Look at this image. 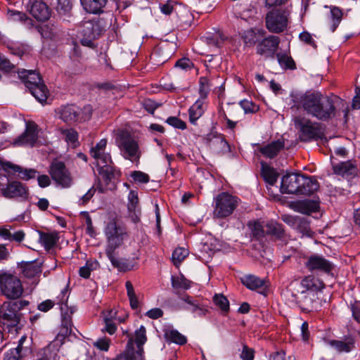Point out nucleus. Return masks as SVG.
Here are the masks:
<instances>
[{
  "mask_svg": "<svg viewBox=\"0 0 360 360\" xmlns=\"http://www.w3.org/2000/svg\"><path fill=\"white\" fill-rule=\"evenodd\" d=\"M66 338H68L58 333L56 338L43 349L42 353L49 356H53L54 354L58 355V351L65 343Z\"/></svg>",
  "mask_w": 360,
  "mask_h": 360,
  "instance_id": "40",
  "label": "nucleus"
},
{
  "mask_svg": "<svg viewBox=\"0 0 360 360\" xmlns=\"http://www.w3.org/2000/svg\"><path fill=\"white\" fill-rule=\"evenodd\" d=\"M285 143L282 139L273 141L271 143L258 148V151L265 158L273 159L284 148Z\"/></svg>",
  "mask_w": 360,
  "mask_h": 360,
  "instance_id": "28",
  "label": "nucleus"
},
{
  "mask_svg": "<svg viewBox=\"0 0 360 360\" xmlns=\"http://www.w3.org/2000/svg\"><path fill=\"white\" fill-rule=\"evenodd\" d=\"M105 22L103 18H94L82 21L79 25V33L82 37L81 44L89 48L95 46L94 41L97 39L105 31Z\"/></svg>",
  "mask_w": 360,
  "mask_h": 360,
  "instance_id": "6",
  "label": "nucleus"
},
{
  "mask_svg": "<svg viewBox=\"0 0 360 360\" xmlns=\"http://www.w3.org/2000/svg\"><path fill=\"white\" fill-rule=\"evenodd\" d=\"M214 304L220 309L223 316H226L230 309L229 301L222 294H215L213 297Z\"/></svg>",
  "mask_w": 360,
  "mask_h": 360,
  "instance_id": "47",
  "label": "nucleus"
},
{
  "mask_svg": "<svg viewBox=\"0 0 360 360\" xmlns=\"http://www.w3.org/2000/svg\"><path fill=\"white\" fill-rule=\"evenodd\" d=\"M266 34V32L263 29L251 28L244 32L242 38L245 44L257 46L261 38Z\"/></svg>",
  "mask_w": 360,
  "mask_h": 360,
  "instance_id": "32",
  "label": "nucleus"
},
{
  "mask_svg": "<svg viewBox=\"0 0 360 360\" xmlns=\"http://www.w3.org/2000/svg\"><path fill=\"white\" fill-rule=\"evenodd\" d=\"M0 165L2 169L5 172L11 174L18 173V177L25 181L34 179L38 173L35 169H24L20 165L10 162L0 160Z\"/></svg>",
  "mask_w": 360,
  "mask_h": 360,
  "instance_id": "22",
  "label": "nucleus"
},
{
  "mask_svg": "<svg viewBox=\"0 0 360 360\" xmlns=\"http://www.w3.org/2000/svg\"><path fill=\"white\" fill-rule=\"evenodd\" d=\"M6 183H0L1 195L6 198H20L26 200L29 196L28 187L18 181H11L6 177Z\"/></svg>",
  "mask_w": 360,
  "mask_h": 360,
  "instance_id": "15",
  "label": "nucleus"
},
{
  "mask_svg": "<svg viewBox=\"0 0 360 360\" xmlns=\"http://www.w3.org/2000/svg\"><path fill=\"white\" fill-rule=\"evenodd\" d=\"M288 223H291L295 229L303 236H312L313 231L310 228V223L308 219L299 216L290 217Z\"/></svg>",
  "mask_w": 360,
  "mask_h": 360,
  "instance_id": "31",
  "label": "nucleus"
},
{
  "mask_svg": "<svg viewBox=\"0 0 360 360\" xmlns=\"http://www.w3.org/2000/svg\"><path fill=\"white\" fill-rule=\"evenodd\" d=\"M80 215L84 217L85 219V222L86 225V233L91 238H95L96 236V232L93 226L92 219L89 212L85 211L81 212Z\"/></svg>",
  "mask_w": 360,
  "mask_h": 360,
  "instance_id": "54",
  "label": "nucleus"
},
{
  "mask_svg": "<svg viewBox=\"0 0 360 360\" xmlns=\"http://www.w3.org/2000/svg\"><path fill=\"white\" fill-rule=\"evenodd\" d=\"M130 176L135 183L147 184L150 181V176L148 174L139 170L133 171L130 174Z\"/></svg>",
  "mask_w": 360,
  "mask_h": 360,
  "instance_id": "58",
  "label": "nucleus"
},
{
  "mask_svg": "<svg viewBox=\"0 0 360 360\" xmlns=\"http://www.w3.org/2000/svg\"><path fill=\"white\" fill-rule=\"evenodd\" d=\"M84 9L92 14H101L103 13V8L108 0H80Z\"/></svg>",
  "mask_w": 360,
  "mask_h": 360,
  "instance_id": "34",
  "label": "nucleus"
},
{
  "mask_svg": "<svg viewBox=\"0 0 360 360\" xmlns=\"http://www.w3.org/2000/svg\"><path fill=\"white\" fill-rule=\"evenodd\" d=\"M49 174L56 184L63 188H69L72 184V177L64 162L53 160L49 166Z\"/></svg>",
  "mask_w": 360,
  "mask_h": 360,
  "instance_id": "14",
  "label": "nucleus"
},
{
  "mask_svg": "<svg viewBox=\"0 0 360 360\" xmlns=\"http://www.w3.org/2000/svg\"><path fill=\"white\" fill-rule=\"evenodd\" d=\"M188 255V251L184 248H176L172 252V261L176 266H178L182 261Z\"/></svg>",
  "mask_w": 360,
  "mask_h": 360,
  "instance_id": "51",
  "label": "nucleus"
},
{
  "mask_svg": "<svg viewBox=\"0 0 360 360\" xmlns=\"http://www.w3.org/2000/svg\"><path fill=\"white\" fill-rule=\"evenodd\" d=\"M239 104L243 109L245 113H253L259 110V106L252 101L244 99L240 101Z\"/></svg>",
  "mask_w": 360,
  "mask_h": 360,
  "instance_id": "60",
  "label": "nucleus"
},
{
  "mask_svg": "<svg viewBox=\"0 0 360 360\" xmlns=\"http://www.w3.org/2000/svg\"><path fill=\"white\" fill-rule=\"evenodd\" d=\"M28 300L4 301L0 306V326L8 333H18L24 326L21 311L30 305Z\"/></svg>",
  "mask_w": 360,
  "mask_h": 360,
  "instance_id": "2",
  "label": "nucleus"
},
{
  "mask_svg": "<svg viewBox=\"0 0 360 360\" xmlns=\"http://www.w3.org/2000/svg\"><path fill=\"white\" fill-rule=\"evenodd\" d=\"M290 97L294 106L302 108L307 115L318 120H331L340 110L344 113V117H347L348 105L338 96H328L318 91H307L304 94L292 93Z\"/></svg>",
  "mask_w": 360,
  "mask_h": 360,
  "instance_id": "1",
  "label": "nucleus"
},
{
  "mask_svg": "<svg viewBox=\"0 0 360 360\" xmlns=\"http://www.w3.org/2000/svg\"><path fill=\"white\" fill-rule=\"evenodd\" d=\"M93 86L94 89L103 91L105 93L118 89L117 86L115 85L114 82L110 81L96 82L93 84Z\"/></svg>",
  "mask_w": 360,
  "mask_h": 360,
  "instance_id": "56",
  "label": "nucleus"
},
{
  "mask_svg": "<svg viewBox=\"0 0 360 360\" xmlns=\"http://www.w3.org/2000/svg\"><path fill=\"white\" fill-rule=\"evenodd\" d=\"M105 234L108 243L105 248V255L106 256H111L123 243L127 232L123 227L119 226L116 221L113 219L107 224L105 228Z\"/></svg>",
  "mask_w": 360,
  "mask_h": 360,
  "instance_id": "10",
  "label": "nucleus"
},
{
  "mask_svg": "<svg viewBox=\"0 0 360 360\" xmlns=\"http://www.w3.org/2000/svg\"><path fill=\"white\" fill-rule=\"evenodd\" d=\"M296 304L300 308L302 311L309 313L313 310L314 300L308 293L302 292L301 295L296 299Z\"/></svg>",
  "mask_w": 360,
  "mask_h": 360,
  "instance_id": "45",
  "label": "nucleus"
},
{
  "mask_svg": "<svg viewBox=\"0 0 360 360\" xmlns=\"http://www.w3.org/2000/svg\"><path fill=\"white\" fill-rule=\"evenodd\" d=\"M67 142L75 143L78 141V133L74 129H68L62 131Z\"/></svg>",
  "mask_w": 360,
  "mask_h": 360,
  "instance_id": "64",
  "label": "nucleus"
},
{
  "mask_svg": "<svg viewBox=\"0 0 360 360\" xmlns=\"http://www.w3.org/2000/svg\"><path fill=\"white\" fill-rule=\"evenodd\" d=\"M309 271H319L327 275H333V263L319 255H311L304 264Z\"/></svg>",
  "mask_w": 360,
  "mask_h": 360,
  "instance_id": "16",
  "label": "nucleus"
},
{
  "mask_svg": "<svg viewBox=\"0 0 360 360\" xmlns=\"http://www.w3.org/2000/svg\"><path fill=\"white\" fill-rule=\"evenodd\" d=\"M166 122L170 126L181 130L186 129L187 127L186 123L184 121L175 116L169 117L166 120Z\"/></svg>",
  "mask_w": 360,
  "mask_h": 360,
  "instance_id": "61",
  "label": "nucleus"
},
{
  "mask_svg": "<svg viewBox=\"0 0 360 360\" xmlns=\"http://www.w3.org/2000/svg\"><path fill=\"white\" fill-rule=\"evenodd\" d=\"M343 16L342 11L336 6H332L330 9V30L334 32L339 26Z\"/></svg>",
  "mask_w": 360,
  "mask_h": 360,
  "instance_id": "46",
  "label": "nucleus"
},
{
  "mask_svg": "<svg viewBox=\"0 0 360 360\" xmlns=\"http://www.w3.org/2000/svg\"><path fill=\"white\" fill-rule=\"evenodd\" d=\"M326 342L335 348L338 352H349L354 347L353 338L347 337L344 340H326Z\"/></svg>",
  "mask_w": 360,
  "mask_h": 360,
  "instance_id": "33",
  "label": "nucleus"
},
{
  "mask_svg": "<svg viewBox=\"0 0 360 360\" xmlns=\"http://www.w3.org/2000/svg\"><path fill=\"white\" fill-rule=\"evenodd\" d=\"M135 342L136 345H143L147 341L146 329L145 326H141L140 328L135 330Z\"/></svg>",
  "mask_w": 360,
  "mask_h": 360,
  "instance_id": "59",
  "label": "nucleus"
},
{
  "mask_svg": "<svg viewBox=\"0 0 360 360\" xmlns=\"http://www.w3.org/2000/svg\"><path fill=\"white\" fill-rule=\"evenodd\" d=\"M107 146V139H102L98 142L95 146L92 147L90 150L91 155L94 158H97L101 153L104 152Z\"/></svg>",
  "mask_w": 360,
  "mask_h": 360,
  "instance_id": "57",
  "label": "nucleus"
},
{
  "mask_svg": "<svg viewBox=\"0 0 360 360\" xmlns=\"http://www.w3.org/2000/svg\"><path fill=\"white\" fill-rule=\"evenodd\" d=\"M25 289L20 276L10 270H0V295L6 301L25 300L22 298Z\"/></svg>",
  "mask_w": 360,
  "mask_h": 360,
  "instance_id": "3",
  "label": "nucleus"
},
{
  "mask_svg": "<svg viewBox=\"0 0 360 360\" xmlns=\"http://www.w3.org/2000/svg\"><path fill=\"white\" fill-rule=\"evenodd\" d=\"M38 134V125L34 121H28L26 122L25 131L14 139L13 145L34 146L37 141Z\"/></svg>",
  "mask_w": 360,
  "mask_h": 360,
  "instance_id": "19",
  "label": "nucleus"
},
{
  "mask_svg": "<svg viewBox=\"0 0 360 360\" xmlns=\"http://www.w3.org/2000/svg\"><path fill=\"white\" fill-rule=\"evenodd\" d=\"M14 69L15 65L12 64L5 56L0 53V70L9 73L13 71Z\"/></svg>",
  "mask_w": 360,
  "mask_h": 360,
  "instance_id": "62",
  "label": "nucleus"
},
{
  "mask_svg": "<svg viewBox=\"0 0 360 360\" xmlns=\"http://www.w3.org/2000/svg\"><path fill=\"white\" fill-rule=\"evenodd\" d=\"M72 8L70 0H58L56 10L60 15H68Z\"/></svg>",
  "mask_w": 360,
  "mask_h": 360,
  "instance_id": "53",
  "label": "nucleus"
},
{
  "mask_svg": "<svg viewBox=\"0 0 360 360\" xmlns=\"http://www.w3.org/2000/svg\"><path fill=\"white\" fill-rule=\"evenodd\" d=\"M113 267L116 268L120 272H127L131 271L135 264L133 261L125 258H116L115 254L107 256Z\"/></svg>",
  "mask_w": 360,
  "mask_h": 360,
  "instance_id": "35",
  "label": "nucleus"
},
{
  "mask_svg": "<svg viewBox=\"0 0 360 360\" xmlns=\"http://www.w3.org/2000/svg\"><path fill=\"white\" fill-rule=\"evenodd\" d=\"M333 156H330L332 169L335 174L342 177L354 176L357 174V162L356 160L335 162Z\"/></svg>",
  "mask_w": 360,
  "mask_h": 360,
  "instance_id": "20",
  "label": "nucleus"
},
{
  "mask_svg": "<svg viewBox=\"0 0 360 360\" xmlns=\"http://www.w3.org/2000/svg\"><path fill=\"white\" fill-rule=\"evenodd\" d=\"M295 123L299 129V139L302 142L317 141L325 138L324 130L320 123L300 117L295 120Z\"/></svg>",
  "mask_w": 360,
  "mask_h": 360,
  "instance_id": "9",
  "label": "nucleus"
},
{
  "mask_svg": "<svg viewBox=\"0 0 360 360\" xmlns=\"http://www.w3.org/2000/svg\"><path fill=\"white\" fill-rule=\"evenodd\" d=\"M319 188V183L315 176L302 174L300 181L299 195H310Z\"/></svg>",
  "mask_w": 360,
  "mask_h": 360,
  "instance_id": "27",
  "label": "nucleus"
},
{
  "mask_svg": "<svg viewBox=\"0 0 360 360\" xmlns=\"http://www.w3.org/2000/svg\"><path fill=\"white\" fill-rule=\"evenodd\" d=\"M181 300L188 304V306L185 307L184 309L193 314H196L201 316H205L209 312L208 309L205 305L200 303L197 300H195L193 297L187 294L183 295L181 297Z\"/></svg>",
  "mask_w": 360,
  "mask_h": 360,
  "instance_id": "29",
  "label": "nucleus"
},
{
  "mask_svg": "<svg viewBox=\"0 0 360 360\" xmlns=\"http://www.w3.org/2000/svg\"><path fill=\"white\" fill-rule=\"evenodd\" d=\"M7 18L8 20L13 22H25L27 20H30V22L32 21L26 13L13 9H8Z\"/></svg>",
  "mask_w": 360,
  "mask_h": 360,
  "instance_id": "50",
  "label": "nucleus"
},
{
  "mask_svg": "<svg viewBox=\"0 0 360 360\" xmlns=\"http://www.w3.org/2000/svg\"><path fill=\"white\" fill-rule=\"evenodd\" d=\"M302 175L301 173H289L284 175L280 187L281 193L299 195Z\"/></svg>",
  "mask_w": 360,
  "mask_h": 360,
  "instance_id": "21",
  "label": "nucleus"
},
{
  "mask_svg": "<svg viewBox=\"0 0 360 360\" xmlns=\"http://www.w3.org/2000/svg\"><path fill=\"white\" fill-rule=\"evenodd\" d=\"M68 285H67L61 290L60 295L57 297L58 302L56 304L60 305L61 311L62 319L60 327L67 326L68 328H72V321L71 316L75 311L72 308H69L68 306Z\"/></svg>",
  "mask_w": 360,
  "mask_h": 360,
  "instance_id": "18",
  "label": "nucleus"
},
{
  "mask_svg": "<svg viewBox=\"0 0 360 360\" xmlns=\"http://www.w3.org/2000/svg\"><path fill=\"white\" fill-rule=\"evenodd\" d=\"M290 11L287 7L273 8L265 17V26L269 32L280 34L287 30Z\"/></svg>",
  "mask_w": 360,
  "mask_h": 360,
  "instance_id": "8",
  "label": "nucleus"
},
{
  "mask_svg": "<svg viewBox=\"0 0 360 360\" xmlns=\"http://www.w3.org/2000/svg\"><path fill=\"white\" fill-rule=\"evenodd\" d=\"M203 142L211 149L222 155L231 152V146L225 136L217 132H210L202 138Z\"/></svg>",
  "mask_w": 360,
  "mask_h": 360,
  "instance_id": "17",
  "label": "nucleus"
},
{
  "mask_svg": "<svg viewBox=\"0 0 360 360\" xmlns=\"http://www.w3.org/2000/svg\"><path fill=\"white\" fill-rule=\"evenodd\" d=\"M92 113L93 109L90 105L82 108L75 105H67L61 107L60 117L66 123L84 122L91 118Z\"/></svg>",
  "mask_w": 360,
  "mask_h": 360,
  "instance_id": "11",
  "label": "nucleus"
},
{
  "mask_svg": "<svg viewBox=\"0 0 360 360\" xmlns=\"http://www.w3.org/2000/svg\"><path fill=\"white\" fill-rule=\"evenodd\" d=\"M137 350L134 347V340L129 338L124 352L131 360H145L143 345H136Z\"/></svg>",
  "mask_w": 360,
  "mask_h": 360,
  "instance_id": "39",
  "label": "nucleus"
},
{
  "mask_svg": "<svg viewBox=\"0 0 360 360\" xmlns=\"http://www.w3.org/2000/svg\"><path fill=\"white\" fill-rule=\"evenodd\" d=\"M203 101L202 100L198 99L188 110L189 122L195 125L197 120L203 115Z\"/></svg>",
  "mask_w": 360,
  "mask_h": 360,
  "instance_id": "42",
  "label": "nucleus"
},
{
  "mask_svg": "<svg viewBox=\"0 0 360 360\" xmlns=\"http://www.w3.org/2000/svg\"><path fill=\"white\" fill-rule=\"evenodd\" d=\"M302 285L308 290L319 292L325 288L323 281L314 276H305L301 281Z\"/></svg>",
  "mask_w": 360,
  "mask_h": 360,
  "instance_id": "36",
  "label": "nucleus"
},
{
  "mask_svg": "<svg viewBox=\"0 0 360 360\" xmlns=\"http://www.w3.org/2000/svg\"><path fill=\"white\" fill-rule=\"evenodd\" d=\"M17 267L20 270L23 276L27 278L39 277L42 271L41 264L38 263L37 260L18 262Z\"/></svg>",
  "mask_w": 360,
  "mask_h": 360,
  "instance_id": "26",
  "label": "nucleus"
},
{
  "mask_svg": "<svg viewBox=\"0 0 360 360\" xmlns=\"http://www.w3.org/2000/svg\"><path fill=\"white\" fill-rule=\"evenodd\" d=\"M98 174L101 179L97 177L95 183L97 191L100 193H105L108 191H115L120 181L122 172L114 165H99Z\"/></svg>",
  "mask_w": 360,
  "mask_h": 360,
  "instance_id": "7",
  "label": "nucleus"
},
{
  "mask_svg": "<svg viewBox=\"0 0 360 360\" xmlns=\"http://www.w3.org/2000/svg\"><path fill=\"white\" fill-rule=\"evenodd\" d=\"M281 39L278 36L264 35L255 47L256 53L264 60H274L278 49Z\"/></svg>",
  "mask_w": 360,
  "mask_h": 360,
  "instance_id": "13",
  "label": "nucleus"
},
{
  "mask_svg": "<svg viewBox=\"0 0 360 360\" xmlns=\"http://www.w3.org/2000/svg\"><path fill=\"white\" fill-rule=\"evenodd\" d=\"M249 226L251 229L252 237L257 240H262L266 235V229H264L262 224L259 221H254L252 224H250Z\"/></svg>",
  "mask_w": 360,
  "mask_h": 360,
  "instance_id": "49",
  "label": "nucleus"
},
{
  "mask_svg": "<svg viewBox=\"0 0 360 360\" xmlns=\"http://www.w3.org/2000/svg\"><path fill=\"white\" fill-rule=\"evenodd\" d=\"M39 240L46 250H50L56 245L58 240V236L56 233L39 231Z\"/></svg>",
  "mask_w": 360,
  "mask_h": 360,
  "instance_id": "41",
  "label": "nucleus"
},
{
  "mask_svg": "<svg viewBox=\"0 0 360 360\" xmlns=\"http://www.w3.org/2000/svg\"><path fill=\"white\" fill-rule=\"evenodd\" d=\"M255 351L253 348L249 347L247 345H243V349L240 354L242 360H254Z\"/></svg>",
  "mask_w": 360,
  "mask_h": 360,
  "instance_id": "63",
  "label": "nucleus"
},
{
  "mask_svg": "<svg viewBox=\"0 0 360 360\" xmlns=\"http://www.w3.org/2000/svg\"><path fill=\"white\" fill-rule=\"evenodd\" d=\"M18 76L30 94L41 103L46 102L49 91L42 77L36 70H22L18 72Z\"/></svg>",
  "mask_w": 360,
  "mask_h": 360,
  "instance_id": "4",
  "label": "nucleus"
},
{
  "mask_svg": "<svg viewBox=\"0 0 360 360\" xmlns=\"http://www.w3.org/2000/svg\"><path fill=\"white\" fill-rule=\"evenodd\" d=\"M278 64L283 70H294L297 68L293 58L286 52H278L276 55Z\"/></svg>",
  "mask_w": 360,
  "mask_h": 360,
  "instance_id": "43",
  "label": "nucleus"
},
{
  "mask_svg": "<svg viewBox=\"0 0 360 360\" xmlns=\"http://www.w3.org/2000/svg\"><path fill=\"white\" fill-rule=\"evenodd\" d=\"M292 208L297 212L309 215L319 210L320 200L317 199L300 200L292 203Z\"/></svg>",
  "mask_w": 360,
  "mask_h": 360,
  "instance_id": "24",
  "label": "nucleus"
},
{
  "mask_svg": "<svg viewBox=\"0 0 360 360\" xmlns=\"http://www.w3.org/2000/svg\"><path fill=\"white\" fill-rule=\"evenodd\" d=\"M143 108L146 110L148 113L154 115L155 111L157 108L162 105V103H158L150 98H145L141 102Z\"/></svg>",
  "mask_w": 360,
  "mask_h": 360,
  "instance_id": "55",
  "label": "nucleus"
},
{
  "mask_svg": "<svg viewBox=\"0 0 360 360\" xmlns=\"http://www.w3.org/2000/svg\"><path fill=\"white\" fill-rule=\"evenodd\" d=\"M199 95L200 100H205L207 98L208 94L210 91L207 86V77H200L199 78Z\"/></svg>",
  "mask_w": 360,
  "mask_h": 360,
  "instance_id": "52",
  "label": "nucleus"
},
{
  "mask_svg": "<svg viewBox=\"0 0 360 360\" xmlns=\"http://www.w3.org/2000/svg\"><path fill=\"white\" fill-rule=\"evenodd\" d=\"M191 283L192 282L187 279L183 274L171 277L172 287L176 290H187L191 287Z\"/></svg>",
  "mask_w": 360,
  "mask_h": 360,
  "instance_id": "44",
  "label": "nucleus"
},
{
  "mask_svg": "<svg viewBox=\"0 0 360 360\" xmlns=\"http://www.w3.org/2000/svg\"><path fill=\"white\" fill-rule=\"evenodd\" d=\"M266 233L271 236L275 240H279L286 244L289 239V236L286 233L284 226L277 221H268L266 225Z\"/></svg>",
  "mask_w": 360,
  "mask_h": 360,
  "instance_id": "25",
  "label": "nucleus"
},
{
  "mask_svg": "<svg viewBox=\"0 0 360 360\" xmlns=\"http://www.w3.org/2000/svg\"><path fill=\"white\" fill-rule=\"evenodd\" d=\"M115 142L123 158L138 166L141 156L138 141L128 131L122 129L117 132Z\"/></svg>",
  "mask_w": 360,
  "mask_h": 360,
  "instance_id": "5",
  "label": "nucleus"
},
{
  "mask_svg": "<svg viewBox=\"0 0 360 360\" xmlns=\"http://www.w3.org/2000/svg\"><path fill=\"white\" fill-rule=\"evenodd\" d=\"M30 13L37 20L45 22L50 18L51 10L42 0H32Z\"/></svg>",
  "mask_w": 360,
  "mask_h": 360,
  "instance_id": "23",
  "label": "nucleus"
},
{
  "mask_svg": "<svg viewBox=\"0 0 360 360\" xmlns=\"http://www.w3.org/2000/svg\"><path fill=\"white\" fill-rule=\"evenodd\" d=\"M240 283L248 290L255 291L259 289L265 290L266 280L254 274H245L240 278Z\"/></svg>",
  "mask_w": 360,
  "mask_h": 360,
  "instance_id": "30",
  "label": "nucleus"
},
{
  "mask_svg": "<svg viewBox=\"0 0 360 360\" xmlns=\"http://www.w3.org/2000/svg\"><path fill=\"white\" fill-rule=\"evenodd\" d=\"M164 338L167 342H174L179 345H184L187 342L186 336L177 330L171 328L164 330Z\"/></svg>",
  "mask_w": 360,
  "mask_h": 360,
  "instance_id": "38",
  "label": "nucleus"
},
{
  "mask_svg": "<svg viewBox=\"0 0 360 360\" xmlns=\"http://www.w3.org/2000/svg\"><path fill=\"white\" fill-rule=\"evenodd\" d=\"M214 216L223 219L230 216L238 207V198L227 192H222L214 198Z\"/></svg>",
  "mask_w": 360,
  "mask_h": 360,
  "instance_id": "12",
  "label": "nucleus"
},
{
  "mask_svg": "<svg viewBox=\"0 0 360 360\" xmlns=\"http://www.w3.org/2000/svg\"><path fill=\"white\" fill-rule=\"evenodd\" d=\"M261 176L266 184L274 186L277 182L279 174L274 167L265 163H262Z\"/></svg>",
  "mask_w": 360,
  "mask_h": 360,
  "instance_id": "37",
  "label": "nucleus"
},
{
  "mask_svg": "<svg viewBox=\"0 0 360 360\" xmlns=\"http://www.w3.org/2000/svg\"><path fill=\"white\" fill-rule=\"evenodd\" d=\"M127 295L129 298V304L132 309H138L140 308V302L135 293L133 285L131 281H127L125 283Z\"/></svg>",
  "mask_w": 360,
  "mask_h": 360,
  "instance_id": "48",
  "label": "nucleus"
}]
</instances>
